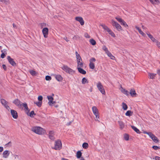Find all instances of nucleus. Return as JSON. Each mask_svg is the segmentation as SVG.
<instances>
[{"label":"nucleus","mask_w":160,"mask_h":160,"mask_svg":"<svg viewBox=\"0 0 160 160\" xmlns=\"http://www.w3.org/2000/svg\"><path fill=\"white\" fill-rule=\"evenodd\" d=\"M31 130L34 133L39 135L42 134L44 132L43 128L39 126L32 127L31 128Z\"/></svg>","instance_id":"f257e3e1"},{"label":"nucleus","mask_w":160,"mask_h":160,"mask_svg":"<svg viewBox=\"0 0 160 160\" xmlns=\"http://www.w3.org/2000/svg\"><path fill=\"white\" fill-rule=\"evenodd\" d=\"M61 68L66 73L69 74L73 75L75 73V71L67 65H63Z\"/></svg>","instance_id":"f03ea898"},{"label":"nucleus","mask_w":160,"mask_h":160,"mask_svg":"<svg viewBox=\"0 0 160 160\" xmlns=\"http://www.w3.org/2000/svg\"><path fill=\"white\" fill-rule=\"evenodd\" d=\"M62 147V142L60 140H58L55 141L53 149L56 150H59L61 149Z\"/></svg>","instance_id":"7ed1b4c3"},{"label":"nucleus","mask_w":160,"mask_h":160,"mask_svg":"<svg viewBox=\"0 0 160 160\" xmlns=\"http://www.w3.org/2000/svg\"><path fill=\"white\" fill-rule=\"evenodd\" d=\"M97 86L98 89L102 94L104 95L105 94V92L104 89L100 82H98Z\"/></svg>","instance_id":"20e7f679"},{"label":"nucleus","mask_w":160,"mask_h":160,"mask_svg":"<svg viewBox=\"0 0 160 160\" xmlns=\"http://www.w3.org/2000/svg\"><path fill=\"white\" fill-rule=\"evenodd\" d=\"M92 111L94 114L96 118L98 121L99 117V112L96 106H93L92 108Z\"/></svg>","instance_id":"39448f33"},{"label":"nucleus","mask_w":160,"mask_h":160,"mask_svg":"<svg viewBox=\"0 0 160 160\" xmlns=\"http://www.w3.org/2000/svg\"><path fill=\"white\" fill-rule=\"evenodd\" d=\"M111 23L113 26L115 27L116 29L118 30H122L121 26L116 22L112 20Z\"/></svg>","instance_id":"423d86ee"},{"label":"nucleus","mask_w":160,"mask_h":160,"mask_svg":"<svg viewBox=\"0 0 160 160\" xmlns=\"http://www.w3.org/2000/svg\"><path fill=\"white\" fill-rule=\"evenodd\" d=\"M96 61V59L94 58H92L90 59L89 65L90 69H93L95 68V65L93 62H95Z\"/></svg>","instance_id":"0eeeda50"},{"label":"nucleus","mask_w":160,"mask_h":160,"mask_svg":"<svg viewBox=\"0 0 160 160\" xmlns=\"http://www.w3.org/2000/svg\"><path fill=\"white\" fill-rule=\"evenodd\" d=\"M115 19L119 22L121 23L122 25H123L125 27H128V25L126 22L121 18L118 17H116Z\"/></svg>","instance_id":"6e6552de"},{"label":"nucleus","mask_w":160,"mask_h":160,"mask_svg":"<svg viewBox=\"0 0 160 160\" xmlns=\"http://www.w3.org/2000/svg\"><path fill=\"white\" fill-rule=\"evenodd\" d=\"M13 103L17 106L18 108H22V103L18 99H15Z\"/></svg>","instance_id":"1a4fd4ad"},{"label":"nucleus","mask_w":160,"mask_h":160,"mask_svg":"<svg viewBox=\"0 0 160 160\" xmlns=\"http://www.w3.org/2000/svg\"><path fill=\"white\" fill-rule=\"evenodd\" d=\"M42 33L45 38H47L48 34V29L47 28H44L42 29Z\"/></svg>","instance_id":"9d476101"},{"label":"nucleus","mask_w":160,"mask_h":160,"mask_svg":"<svg viewBox=\"0 0 160 160\" xmlns=\"http://www.w3.org/2000/svg\"><path fill=\"white\" fill-rule=\"evenodd\" d=\"M47 98L49 101L48 104L50 106H52L53 104L56 103L55 101H53V98L50 96H47Z\"/></svg>","instance_id":"9b49d317"},{"label":"nucleus","mask_w":160,"mask_h":160,"mask_svg":"<svg viewBox=\"0 0 160 160\" xmlns=\"http://www.w3.org/2000/svg\"><path fill=\"white\" fill-rule=\"evenodd\" d=\"M75 20L76 21L79 22H80V24L82 26L84 24V20H83V18L82 17H76L75 18Z\"/></svg>","instance_id":"f8f14e48"},{"label":"nucleus","mask_w":160,"mask_h":160,"mask_svg":"<svg viewBox=\"0 0 160 160\" xmlns=\"http://www.w3.org/2000/svg\"><path fill=\"white\" fill-rule=\"evenodd\" d=\"M149 136L152 139V140L155 142H158L159 140L157 138L152 132L149 135Z\"/></svg>","instance_id":"ddd939ff"},{"label":"nucleus","mask_w":160,"mask_h":160,"mask_svg":"<svg viewBox=\"0 0 160 160\" xmlns=\"http://www.w3.org/2000/svg\"><path fill=\"white\" fill-rule=\"evenodd\" d=\"M1 102L2 104L4 106V107L8 110H9L10 107L8 106L7 105V102L4 99H1Z\"/></svg>","instance_id":"4468645a"},{"label":"nucleus","mask_w":160,"mask_h":160,"mask_svg":"<svg viewBox=\"0 0 160 160\" xmlns=\"http://www.w3.org/2000/svg\"><path fill=\"white\" fill-rule=\"evenodd\" d=\"M54 133L52 131H49L48 134V136L49 138L52 140H54L55 139L54 137Z\"/></svg>","instance_id":"2eb2a0df"},{"label":"nucleus","mask_w":160,"mask_h":160,"mask_svg":"<svg viewBox=\"0 0 160 160\" xmlns=\"http://www.w3.org/2000/svg\"><path fill=\"white\" fill-rule=\"evenodd\" d=\"M7 59L11 64L13 66H15L16 65L15 62L14 61V60L11 58L10 56H8Z\"/></svg>","instance_id":"dca6fc26"},{"label":"nucleus","mask_w":160,"mask_h":160,"mask_svg":"<svg viewBox=\"0 0 160 160\" xmlns=\"http://www.w3.org/2000/svg\"><path fill=\"white\" fill-rule=\"evenodd\" d=\"M11 112L13 118L15 119L17 118L18 117V113L16 111L13 110H11Z\"/></svg>","instance_id":"f3484780"},{"label":"nucleus","mask_w":160,"mask_h":160,"mask_svg":"<svg viewBox=\"0 0 160 160\" xmlns=\"http://www.w3.org/2000/svg\"><path fill=\"white\" fill-rule=\"evenodd\" d=\"M10 152L8 150H5L2 153V155L3 158H7L10 154Z\"/></svg>","instance_id":"a211bd4d"},{"label":"nucleus","mask_w":160,"mask_h":160,"mask_svg":"<svg viewBox=\"0 0 160 160\" xmlns=\"http://www.w3.org/2000/svg\"><path fill=\"white\" fill-rule=\"evenodd\" d=\"M55 79L59 82H61L63 80V78L60 74H55L54 75Z\"/></svg>","instance_id":"6ab92c4d"},{"label":"nucleus","mask_w":160,"mask_h":160,"mask_svg":"<svg viewBox=\"0 0 160 160\" xmlns=\"http://www.w3.org/2000/svg\"><path fill=\"white\" fill-rule=\"evenodd\" d=\"M120 90L124 94L126 95L127 96L128 95L129 93V92L125 89L123 88L121 86Z\"/></svg>","instance_id":"aec40b11"},{"label":"nucleus","mask_w":160,"mask_h":160,"mask_svg":"<svg viewBox=\"0 0 160 160\" xmlns=\"http://www.w3.org/2000/svg\"><path fill=\"white\" fill-rule=\"evenodd\" d=\"M147 34L148 37L151 39V40L153 42H155L157 40L155 39L153 36L149 33H147Z\"/></svg>","instance_id":"412c9836"},{"label":"nucleus","mask_w":160,"mask_h":160,"mask_svg":"<svg viewBox=\"0 0 160 160\" xmlns=\"http://www.w3.org/2000/svg\"><path fill=\"white\" fill-rule=\"evenodd\" d=\"M135 28L139 32L143 37H145V34L142 31L141 29L137 26L135 27Z\"/></svg>","instance_id":"4be33fe9"},{"label":"nucleus","mask_w":160,"mask_h":160,"mask_svg":"<svg viewBox=\"0 0 160 160\" xmlns=\"http://www.w3.org/2000/svg\"><path fill=\"white\" fill-rule=\"evenodd\" d=\"M130 94L131 95L132 97H136L137 93L134 89H131L130 91Z\"/></svg>","instance_id":"5701e85b"},{"label":"nucleus","mask_w":160,"mask_h":160,"mask_svg":"<svg viewBox=\"0 0 160 160\" xmlns=\"http://www.w3.org/2000/svg\"><path fill=\"white\" fill-rule=\"evenodd\" d=\"M82 68H78L77 69L78 72L83 74H85L86 73V72L85 71L83 70Z\"/></svg>","instance_id":"b1692460"},{"label":"nucleus","mask_w":160,"mask_h":160,"mask_svg":"<svg viewBox=\"0 0 160 160\" xmlns=\"http://www.w3.org/2000/svg\"><path fill=\"white\" fill-rule=\"evenodd\" d=\"M29 72L30 74L33 76H36L38 74L37 72L33 70H30L29 71Z\"/></svg>","instance_id":"393cba45"},{"label":"nucleus","mask_w":160,"mask_h":160,"mask_svg":"<svg viewBox=\"0 0 160 160\" xmlns=\"http://www.w3.org/2000/svg\"><path fill=\"white\" fill-rule=\"evenodd\" d=\"M118 122L120 126V128L122 129H123L125 126L124 123L122 121H118Z\"/></svg>","instance_id":"a878e982"},{"label":"nucleus","mask_w":160,"mask_h":160,"mask_svg":"<svg viewBox=\"0 0 160 160\" xmlns=\"http://www.w3.org/2000/svg\"><path fill=\"white\" fill-rule=\"evenodd\" d=\"M149 1L153 4H158L160 3L159 0H149Z\"/></svg>","instance_id":"bb28decb"},{"label":"nucleus","mask_w":160,"mask_h":160,"mask_svg":"<svg viewBox=\"0 0 160 160\" xmlns=\"http://www.w3.org/2000/svg\"><path fill=\"white\" fill-rule=\"evenodd\" d=\"M131 127L137 133H140L141 132L136 127L133 126H132Z\"/></svg>","instance_id":"cd10ccee"},{"label":"nucleus","mask_w":160,"mask_h":160,"mask_svg":"<svg viewBox=\"0 0 160 160\" xmlns=\"http://www.w3.org/2000/svg\"><path fill=\"white\" fill-rule=\"evenodd\" d=\"M23 107L24 108V109L26 111H29L28 108V107L27 104L26 103H22V107Z\"/></svg>","instance_id":"c85d7f7f"},{"label":"nucleus","mask_w":160,"mask_h":160,"mask_svg":"<svg viewBox=\"0 0 160 160\" xmlns=\"http://www.w3.org/2000/svg\"><path fill=\"white\" fill-rule=\"evenodd\" d=\"M107 55L111 59H114L115 57L112 54V53L109 51L108 52L106 53Z\"/></svg>","instance_id":"c756f323"},{"label":"nucleus","mask_w":160,"mask_h":160,"mask_svg":"<svg viewBox=\"0 0 160 160\" xmlns=\"http://www.w3.org/2000/svg\"><path fill=\"white\" fill-rule=\"evenodd\" d=\"M0 2H2L6 5H8L10 3L9 0H0Z\"/></svg>","instance_id":"7c9ffc66"},{"label":"nucleus","mask_w":160,"mask_h":160,"mask_svg":"<svg viewBox=\"0 0 160 160\" xmlns=\"http://www.w3.org/2000/svg\"><path fill=\"white\" fill-rule=\"evenodd\" d=\"M82 155V153L80 151H78L76 153V157L78 158H80Z\"/></svg>","instance_id":"2f4dec72"},{"label":"nucleus","mask_w":160,"mask_h":160,"mask_svg":"<svg viewBox=\"0 0 160 160\" xmlns=\"http://www.w3.org/2000/svg\"><path fill=\"white\" fill-rule=\"evenodd\" d=\"M133 113V112L131 111L128 110L125 113V115L126 116H130L132 115Z\"/></svg>","instance_id":"473e14b6"},{"label":"nucleus","mask_w":160,"mask_h":160,"mask_svg":"<svg viewBox=\"0 0 160 160\" xmlns=\"http://www.w3.org/2000/svg\"><path fill=\"white\" fill-rule=\"evenodd\" d=\"M156 74L153 73H149L148 75L150 79H153L154 77L156 76Z\"/></svg>","instance_id":"72a5a7b5"},{"label":"nucleus","mask_w":160,"mask_h":160,"mask_svg":"<svg viewBox=\"0 0 160 160\" xmlns=\"http://www.w3.org/2000/svg\"><path fill=\"white\" fill-rule=\"evenodd\" d=\"M83 62H77V68H82L83 67Z\"/></svg>","instance_id":"f704fd0d"},{"label":"nucleus","mask_w":160,"mask_h":160,"mask_svg":"<svg viewBox=\"0 0 160 160\" xmlns=\"http://www.w3.org/2000/svg\"><path fill=\"white\" fill-rule=\"evenodd\" d=\"M89 42L92 45H95L96 44V41L93 39H90L89 40Z\"/></svg>","instance_id":"c9c22d12"},{"label":"nucleus","mask_w":160,"mask_h":160,"mask_svg":"<svg viewBox=\"0 0 160 160\" xmlns=\"http://www.w3.org/2000/svg\"><path fill=\"white\" fill-rule=\"evenodd\" d=\"M102 26L104 30H106L108 32L109 31L111 30V29H109L107 26L105 25H102Z\"/></svg>","instance_id":"e433bc0d"},{"label":"nucleus","mask_w":160,"mask_h":160,"mask_svg":"<svg viewBox=\"0 0 160 160\" xmlns=\"http://www.w3.org/2000/svg\"><path fill=\"white\" fill-rule=\"evenodd\" d=\"M82 84H85L86 83H88V82L86 78H83L82 79Z\"/></svg>","instance_id":"4c0bfd02"},{"label":"nucleus","mask_w":160,"mask_h":160,"mask_svg":"<svg viewBox=\"0 0 160 160\" xmlns=\"http://www.w3.org/2000/svg\"><path fill=\"white\" fill-rule=\"evenodd\" d=\"M122 107L124 110H126L128 108V106L124 102H123L122 103Z\"/></svg>","instance_id":"58836bf2"},{"label":"nucleus","mask_w":160,"mask_h":160,"mask_svg":"<svg viewBox=\"0 0 160 160\" xmlns=\"http://www.w3.org/2000/svg\"><path fill=\"white\" fill-rule=\"evenodd\" d=\"M102 49L106 53H107L109 52L106 46H103L102 48Z\"/></svg>","instance_id":"ea45409f"},{"label":"nucleus","mask_w":160,"mask_h":160,"mask_svg":"<svg viewBox=\"0 0 160 160\" xmlns=\"http://www.w3.org/2000/svg\"><path fill=\"white\" fill-rule=\"evenodd\" d=\"M124 138L125 140L128 141L129 139V136L128 134H125L124 135Z\"/></svg>","instance_id":"a19ab883"},{"label":"nucleus","mask_w":160,"mask_h":160,"mask_svg":"<svg viewBox=\"0 0 160 160\" xmlns=\"http://www.w3.org/2000/svg\"><path fill=\"white\" fill-rule=\"evenodd\" d=\"M82 146L84 148L86 149L88 147V145L87 143L84 142L83 143Z\"/></svg>","instance_id":"79ce46f5"},{"label":"nucleus","mask_w":160,"mask_h":160,"mask_svg":"<svg viewBox=\"0 0 160 160\" xmlns=\"http://www.w3.org/2000/svg\"><path fill=\"white\" fill-rule=\"evenodd\" d=\"M39 25H40V28H42L43 27H45L47 26V24H46V23H44V22L41 23H40Z\"/></svg>","instance_id":"37998d69"},{"label":"nucleus","mask_w":160,"mask_h":160,"mask_svg":"<svg viewBox=\"0 0 160 160\" xmlns=\"http://www.w3.org/2000/svg\"><path fill=\"white\" fill-rule=\"evenodd\" d=\"M35 103L37 105V106L39 107H40L42 104V102L38 101L36 102H35Z\"/></svg>","instance_id":"c03bdc74"},{"label":"nucleus","mask_w":160,"mask_h":160,"mask_svg":"<svg viewBox=\"0 0 160 160\" xmlns=\"http://www.w3.org/2000/svg\"><path fill=\"white\" fill-rule=\"evenodd\" d=\"M108 32L112 37H115V34L111 30L110 31H109Z\"/></svg>","instance_id":"a18cd8bd"},{"label":"nucleus","mask_w":160,"mask_h":160,"mask_svg":"<svg viewBox=\"0 0 160 160\" xmlns=\"http://www.w3.org/2000/svg\"><path fill=\"white\" fill-rule=\"evenodd\" d=\"M52 79V78L51 76H46L45 77V79L47 81H50Z\"/></svg>","instance_id":"49530a36"},{"label":"nucleus","mask_w":160,"mask_h":160,"mask_svg":"<svg viewBox=\"0 0 160 160\" xmlns=\"http://www.w3.org/2000/svg\"><path fill=\"white\" fill-rule=\"evenodd\" d=\"M155 42H156V45L158 47V48H160V42H158L157 40Z\"/></svg>","instance_id":"de8ad7c7"},{"label":"nucleus","mask_w":160,"mask_h":160,"mask_svg":"<svg viewBox=\"0 0 160 160\" xmlns=\"http://www.w3.org/2000/svg\"><path fill=\"white\" fill-rule=\"evenodd\" d=\"M75 54H76V58L77 59L81 58L80 56V55L78 53V52L77 51H76L75 52Z\"/></svg>","instance_id":"09e8293b"},{"label":"nucleus","mask_w":160,"mask_h":160,"mask_svg":"<svg viewBox=\"0 0 160 160\" xmlns=\"http://www.w3.org/2000/svg\"><path fill=\"white\" fill-rule=\"evenodd\" d=\"M42 99L43 98L42 96H39L38 97V100L39 101L42 102Z\"/></svg>","instance_id":"8fccbe9b"},{"label":"nucleus","mask_w":160,"mask_h":160,"mask_svg":"<svg viewBox=\"0 0 160 160\" xmlns=\"http://www.w3.org/2000/svg\"><path fill=\"white\" fill-rule=\"evenodd\" d=\"M34 112L33 111H32L30 113V116L32 117L33 115H35Z\"/></svg>","instance_id":"3c124183"},{"label":"nucleus","mask_w":160,"mask_h":160,"mask_svg":"<svg viewBox=\"0 0 160 160\" xmlns=\"http://www.w3.org/2000/svg\"><path fill=\"white\" fill-rule=\"evenodd\" d=\"M1 52H2V51H1ZM5 54L3 52H2V54L1 55V57L2 58H3L5 57Z\"/></svg>","instance_id":"603ef678"},{"label":"nucleus","mask_w":160,"mask_h":160,"mask_svg":"<svg viewBox=\"0 0 160 160\" xmlns=\"http://www.w3.org/2000/svg\"><path fill=\"white\" fill-rule=\"evenodd\" d=\"M152 148L155 150H157L159 148L158 147L155 146H153Z\"/></svg>","instance_id":"864d4df0"},{"label":"nucleus","mask_w":160,"mask_h":160,"mask_svg":"<svg viewBox=\"0 0 160 160\" xmlns=\"http://www.w3.org/2000/svg\"><path fill=\"white\" fill-rule=\"evenodd\" d=\"M143 133L144 134H147L149 136V135L151 133V132H146L145 131H143Z\"/></svg>","instance_id":"5fc2aeb1"},{"label":"nucleus","mask_w":160,"mask_h":160,"mask_svg":"<svg viewBox=\"0 0 160 160\" xmlns=\"http://www.w3.org/2000/svg\"><path fill=\"white\" fill-rule=\"evenodd\" d=\"M155 160H160V157L158 156H155Z\"/></svg>","instance_id":"6e6d98bb"},{"label":"nucleus","mask_w":160,"mask_h":160,"mask_svg":"<svg viewBox=\"0 0 160 160\" xmlns=\"http://www.w3.org/2000/svg\"><path fill=\"white\" fill-rule=\"evenodd\" d=\"M85 36L86 38H89L90 37V36L87 33H86L85 34Z\"/></svg>","instance_id":"4d7b16f0"},{"label":"nucleus","mask_w":160,"mask_h":160,"mask_svg":"<svg viewBox=\"0 0 160 160\" xmlns=\"http://www.w3.org/2000/svg\"><path fill=\"white\" fill-rule=\"evenodd\" d=\"M3 150V148L2 147H0V153L2 152Z\"/></svg>","instance_id":"13d9d810"},{"label":"nucleus","mask_w":160,"mask_h":160,"mask_svg":"<svg viewBox=\"0 0 160 160\" xmlns=\"http://www.w3.org/2000/svg\"><path fill=\"white\" fill-rule=\"evenodd\" d=\"M81 60H82V58H81L77 59V62H80V61Z\"/></svg>","instance_id":"bf43d9fd"},{"label":"nucleus","mask_w":160,"mask_h":160,"mask_svg":"<svg viewBox=\"0 0 160 160\" xmlns=\"http://www.w3.org/2000/svg\"><path fill=\"white\" fill-rule=\"evenodd\" d=\"M2 67L4 70H6L7 68H6V67L5 65H4V64L2 65Z\"/></svg>","instance_id":"052dcab7"},{"label":"nucleus","mask_w":160,"mask_h":160,"mask_svg":"<svg viewBox=\"0 0 160 160\" xmlns=\"http://www.w3.org/2000/svg\"><path fill=\"white\" fill-rule=\"evenodd\" d=\"M63 38V39L65 40L67 42H68L69 41V40L66 37H65Z\"/></svg>","instance_id":"680f3d73"},{"label":"nucleus","mask_w":160,"mask_h":160,"mask_svg":"<svg viewBox=\"0 0 160 160\" xmlns=\"http://www.w3.org/2000/svg\"><path fill=\"white\" fill-rule=\"evenodd\" d=\"M157 73L160 76V70L158 69L157 71Z\"/></svg>","instance_id":"e2e57ef3"},{"label":"nucleus","mask_w":160,"mask_h":160,"mask_svg":"<svg viewBox=\"0 0 160 160\" xmlns=\"http://www.w3.org/2000/svg\"><path fill=\"white\" fill-rule=\"evenodd\" d=\"M12 25H13V28H17V26L14 23H13L12 24Z\"/></svg>","instance_id":"0e129e2a"},{"label":"nucleus","mask_w":160,"mask_h":160,"mask_svg":"<svg viewBox=\"0 0 160 160\" xmlns=\"http://www.w3.org/2000/svg\"><path fill=\"white\" fill-rule=\"evenodd\" d=\"M142 28L143 29H146V28H145V27H144L143 25H142Z\"/></svg>","instance_id":"69168bd1"},{"label":"nucleus","mask_w":160,"mask_h":160,"mask_svg":"<svg viewBox=\"0 0 160 160\" xmlns=\"http://www.w3.org/2000/svg\"><path fill=\"white\" fill-rule=\"evenodd\" d=\"M92 88H91L90 89V92H92Z\"/></svg>","instance_id":"338daca9"},{"label":"nucleus","mask_w":160,"mask_h":160,"mask_svg":"<svg viewBox=\"0 0 160 160\" xmlns=\"http://www.w3.org/2000/svg\"><path fill=\"white\" fill-rule=\"evenodd\" d=\"M80 160H85V159L83 158H81Z\"/></svg>","instance_id":"774afa93"}]
</instances>
